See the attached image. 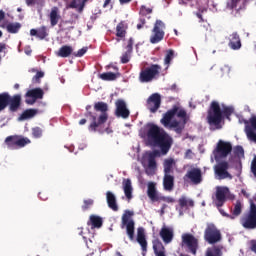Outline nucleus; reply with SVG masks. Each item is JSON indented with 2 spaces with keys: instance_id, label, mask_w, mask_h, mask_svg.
<instances>
[{
  "instance_id": "e2e57ef3",
  "label": "nucleus",
  "mask_w": 256,
  "mask_h": 256,
  "mask_svg": "<svg viewBox=\"0 0 256 256\" xmlns=\"http://www.w3.org/2000/svg\"><path fill=\"white\" fill-rule=\"evenodd\" d=\"M143 24H141V23H139V24H137V29H143Z\"/></svg>"
},
{
  "instance_id": "412c9836",
  "label": "nucleus",
  "mask_w": 256,
  "mask_h": 256,
  "mask_svg": "<svg viewBox=\"0 0 256 256\" xmlns=\"http://www.w3.org/2000/svg\"><path fill=\"white\" fill-rule=\"evenodd\" d=\"M127 29H129V24L126 21H120L116 26V37H118L117 41H121V39H125L127 37Z\"/></svg>"
},
{
  "instance_id": "6ab92c4d",
  "label": "nucleus",
  "mask_w": 256,
  "mask_h": 256,
  "mask_svg": "<svg viewBox=\"0 0 256 256\" xmlns=\"http://www.w3.org/2000/svg\"><path fill=\"white\" fill-rule=\"evenodd\" d=\"M227 193H229V188H217L216 190V207H223L227 201Z\"/></svg>"
},
{
  "instance_id": "f3484780",
  "label": "nucleus",
  "mask_w": 256,
  "mask_h": 256,
  "mask_svg": "<svg viewBox=\"0 0 256 256\" xmlns=\"http://www.w3.org/2000/svg\"><path fill=\"white\" fill-rule=\"evenodd\" d=\"M147 109L150 113H157L159 107H161V95L154 93L147 100Z\"/></svg>"
},
{
  "instance_id": "de8ad7c7",
  "label": "nucleus",
  "mask_w": 256,
  "mask_h": 256,
  "mask_svg": "<svg viewBox=\"0 0 256 256\" xmlns=\"http://www.w3.org/2000/svg\"><path fill=\"white\" fill-rule=\"evenodd\" d=\"M43 77H45V73L42 71H38L32 79L33 81H35V83H39L40 79H43Z\"/></svg>"
},
{
  "instance_id": "5fc2aeb1",
  "label": "nucleus",
  "mask_w": 256,
  "mask_h": 256,
  "mask_svg": "<svg viewBox=\"0 0 256 256\" xmlns=\"http://www.w3.org/2000/svg\"><path fill=\"white\" fill-rule=\"evenodd\" d=\"M219 212L223 217H227L228 219H231V214L226 213L225 210L220 209Z\"/></svg>"
},
{
  "instance_id": "052dcab7",
  "label": "nucleus",
  "mask_w": 256,
  "mask_h": 256,
  "mask_svg": "<svg viewBox=\"0 0 256 256\" xmlns=\"http://www.w3.org/2000/svg\"><path fill=\"white\" fill-rule=\"evenodd\" d=\"M109 3H111V0H105L103 7L106 8L109 5Z\"/></svg>"
},
{
  "instance_id": "13d9d810",
  "label": "nucleus",
  "mask_w": 256,
  "mask_h": 256,
  "mask_svg": "<svg viewBox=\"0 0 256 256\" xmlns=\"http://www.w3.org/2000/svg\"><path fill=\"white\" fill-rule=\"evenodd\" d=\"M4 49H6L5 43H0V53H3Z\"/></svg>"
},
{
  "instance_id": "6e6d98bb",
  "label": "nucleus",
  "mask_w": 256,
  "mask_h": 256,
  "mask_svg": "<svg viewBox=\"0 0 256 256\" xmlns=\"http://www.w3.org/2000/svg\"><path fill=\"white\" fill-rule=\"evenodd\" d=\"M5 19V12L3 10H0V23Z\"/></svg>"
},
{
  "instance_id": "8fccbe9b",
  "label": "nucleus",
  "mask_w": 256,
  "mask_h": 256,
  "mask_svg": "<svg viewBox=\"0 0 256 256\" xmlns=\"http://www.w3.org/2000/svg\"><path fill=\"white\" fill-rule=\"evenodd\" d=\"M93 203H94L93 199L84 200V205L82 206V209L84 211H87V209H89V207H91Z\"/></svg>"
},
{
  "instance_id": "f03ea898",
  "label": "nucleus",
  "mask_w": 256,
  "mask_h": 256,
  "mask_svg": "<svg viewBox=\"0 0 256 256\" xmlns=\"http://www.w3.org/2000/svg\"><path fill=\"white\" fill-rule=\"evenodd\" d=\"M91 105L86 106L85 117H88L92 122L88 126V130L91 133H103V125L107 123L109 119V105L105 102H96L94 104V111Z\"/></svg>"
},
{
  "instance_id": "a211bd4d",
  "label": "nucleus",
  "mask_w": 256,
  "mask_h": 256,
  "mask_svg": "<svg viewBox=\"0 0 256 256\" xmlns=\"http://www.w3.org/2000/svg\"><path fill=\"white\" fill-rule=\"evenodd\" d=\"M44 95H45V92H43V89L41 88H34L31 90H28L25 97H30V99L32 100H26V103H28V105H33V103H35L37 99H42Z\"/></svg>"
},
{
  "instance_id": "3c124183",
  "label": "nucleus",
  "mask_w": 256,
  "mask_h": 256,
  "mask_svg": "<svg viewBox=\"0 0 256 256\" xmlns=\"http://www.w3.org/2000/svg\"><path fill=\"white\" fill-rule=\"evenodd\" d=\"M159 201H164L165 203H175V199L165 196H160Z\"/></svg>"
},
{
  "instance_id": "9b49d317",
  "label": "nucleus",
  "mask_w": 256,
  "mask_h": 256,
  "mask_svg": "<svg viewBox=\"0 0 256 256\" xmlns=\"http://www.w3.org/2000/svg\"><path fill=\"white\" fill-rule=\"evenodd\" d=\"M182 247H187L188 253L197 255V249H199V240L190 233H184L182 235Z\"/></svg>"
},
{
  "instance_id": "cd10ccee",
  "label": "nucleus",
  "mask_w": 256,
  "mask_h": 256,
  "mask_svg": "<svg viewBox=\"0 0 256 256\" xmlns=\"http://www.w3.org/2000/svg\"><path fill=\"white\" fill-rule=\"evenodd\" d=\"M61 20V14H59V8L54 6L50 12V25L51 27H55Z\"/></svg>"
},
{
  "instance_id": "f8f14e48",
  "label": "nucleus",
  "mask_w": 256,
  "mask_h": 256,
  "mask_svg": "<svg viewBox=\"0 0 256 256\" xmlns=\"http://www.w3.org/2000/svg\"><path fill=\"white\" fill-rule=\"evenodd\" d=\"M204 239L210 245H215V243H219V241H221V231H219V229L214 225H210L205 229Z\"/></svg>"
},
{
  "instance_id": "a19ab883",
  "label": "nucleus",
  "mask_w": 256,
  "mask_h": 256,
  "mask_svg": "<svg viewBox=\"0 0 256 256\" xmlns=\"http://www.w3.org/2000/svg\"><path fill=\"white\" fill-rule=\"evenodd\" d=\"M38 110L37 109H26L22 112L21 114V119L23 120H27V119H33V117H35V115H37Z\"/></svg>"
},
{
  "instance_id": "58836bf2",
  "label": "nucleus",
  "mask_w": 256,
  "mask_h": 256,
  "mask_svg": "<svg viewBox=\"0 0 256 256\" xmlns=\"http://www.w3.org/2000/svg\"><path fill=\"white\" fill-rule=\"evenodd\" d=\"M243 123L245 124L247 136L251 141H254V143H256V133L253 131V128H251V126L249 125V120H243Z\"/></svg>"
},
{
  "instance_id": "393cba45",
  "label": "nucleus",
  "mask_w": 256,
  "mask_h": 256,
  "mask_svg": "<svg viewBox=\"0 0 256 256\" xmlns=\"http://www.w3.org/2000/svg\"><path fill=\"white\" fill-rule=\"evenodd\" d=\"M106 201L109 209H112V211H119V206L117 205V197L115 194H113V192H106Z\"/></svg>"
},
{
  "instance_id": "dca6fc26",
  "label": "nucleus",
  "mask_w": 256,
  "mask_h": 256,
  "mask_svg": "<svg viewBox=\"0 0 256 256\" xmlns=\"http://www.w3.org/2000/svg\"><path fill=\"white\" fill-rule=\"evenodd\" d=\"M116 110L115 115L116 117H121L122 119H129V115H131V112L127 109V103H125V100L118 99L115 102Z\"/></svg>"
},
{
  "instance_id": "1a4fd4ad",
  "label": "nucleus",
  "mask_w": 256,
  "mask_h": 256,
  "mask_svg": "<svg viewBox=\"0 0 256 256\" xmlns=\"http://www.w3.org/2000/svg\"><path fill=\"white\" fill-rule=\"evenodd\" d=\"M240 223L244 229H256V204L250 203L249 211L240 219Z\"/></svg>"
},
{
  "instance_id": "ea45409f",
  "label": "nucleus",
  "mask_w": 256,
  "mask_h": 256,
  "mask_svg": "<svg viewBox=\"0 0 256 256\" xmlns=\"http://www.w3.org/2000/svg\"><path fill=\"white\" fill-rule=\"evenodd\" d=\"M178 203L181 209H185V207H195V202L191 199H187L185 196L179 198Z\"/></svg>"
},
{
  "instance_id": "bf43d9fd",
  "label": "nucleus",
  "mask_w": 256,
  "mask_h": 256,
  "mask_svg": "<svg viewBox=\"0 0 256 256\" xmlns=\"http://www.w3.org/2000/svg\"><path fill=\"white\" fill-rule=\"evenodd\" d=\"M87 123V119L83 118L79 121V125H85Z\"/></svg>"
},
{
  "instance_id": "774afa93",
  "label": "nucleus",
  "mask_w": 256,
  "mask_h": 256,
  "mask_svg": "<svg viewBox=\"0 0 256 256\" xmlns=\"http://www.w3.org/2000/svg\"><path fill=\"white\" fill-rule=\"evenodd\" d=\"M14 89H19V84H15Z\"/></svg>"
},
{
  "instance_id": "ddd939ff",
  "label": "nucleus",
  "mask_w": 256,
  "mask_h": 256,
  "mask_svg": "<svg viewBox=\"0 0 256 256\" xmlns=\"http://www.w3.org/2000/svg\"><path fill=\"white\" fill-rule=\"evenodd\" d=\"M214 173L220 181L223 179H233V176L229 173V162L227 161H222L215 165Z\"/></svg>"
},
{
  "instance_id": "864d4df0",
  "label": "nucleus",
  "mask_w": 256,
  "mask_h": 256,
  "mask_svg": "<svg viewBox=\"0 0 256 256\" xmlns=\"http://www.w3.org/2000/svg\"><path fill=\"white\" fill-rule=\"evenodd\" d=\"M239 3H241V0H230V9H236Z\"/></svg>"
},
{
  "instance_id": "f704fd0d",
  "label": "nucleus",
  "mask_w": 256,
  "mask_h": 256,
  "mask_svg": "<svg viewBox=\"0 0 256 256\" xmlns=\"http://www.w3.org/2000/svg\"><path fill=\"white\" fill-rule=\"evenodd\" d=\"M205 256H223V247L212 246L207 248Z\"/></svg>"
},
{
  "instance_id": "69168bd1",
  "label": "nucleus",
  "mask_w": 256,
  "mask_h": 256,
  "mask_svg": "<svg viewBox=\"0 0 256 256\" xmlns=\"http://www.w3.org/2000/svg\"><path fill=\"white\" fill-rule=\"evenodd\" d=\"M241 193H242V195H247V191H245V189H242Z\"/></svg>"
},
{
  "instance_id": "49530a36",
  "label": "nucleus",
  "mask_w": 256,
  "mask_h": 256,
  "mask_svg": "<svg viewBox=\"0 0 256 256\" xmlns=\"http://www.w3.org/2000/svg\"><path fill=\"white\" fill-rule=\"evenodd\" d=\"M173 55H175V52H173V50H168L165 59H164V63L165 65H169V63H171L172 59H173Z\"/></svg>"
},
{
  "instance_id": "aec40b11",
  "label": "nucleus",
  "mask_w": 256,
  "mask_h": 256,
  "mask_svg": "<svg viewBox=\"0 0 256 256\" xmlns=\"http://www.w3.org/2000/svg\"><path fill=\"white\" fill-rule=\"evenodd\" d=\"M147 195L153 203H156L157 201H159L161 195H159V192H157V183L148 182Z\"/></svg>"
},
{
  "instance_id": "4c0bfd02",
  "label": "nucleus",
  "mask_w": 256,
  "mask_h": 256,
  "mask_svg": "<svg viewBox=\"0 0 256 256\" xmlns=\"http://www.w3.org/2000/svg\"><path fill=\"white\" fill-rule=\"evenodd\" d=\"M21 23L19 22H14V23H8L6 25V30L8 33H12L13 35L19 33V31H21Z\"/></svg>"
},
{
  "instance_id": "0e129e2a",
  "label": "nucleus",
  "mask_w": 256,
  "mask_h": 256,
  "mask_svg": "<svg viewBox=\"0 0 256 256\" xmlns=\"http://www.w3.org/2000/svg\"><path fill=\"white\" fill-rule=\"evenodd\" d=\"M43 192H40L39 194H38V196L40 197V199H43L44 201H45V198H43Z\"/></svg>"
},
{
  "instance_id": "9d476101",
  "label": "nucleus",
  "mask_w": 256,
  "mask_h": 256,
  "mask_svg": "<svg viewBox=\"0 0 256 256\" xmlns=\"http://www.w3.org/2000/svg\"><path fill=\"white\" fill-rule=\"evenodd\" d=\"M165 22L161 20H156L154 27L152 29V35L150 36V43L155 45L161 43V40L165 38Z\"/></svg>"
},
{
  "instance_id": "473e14b6",
  "label": "nucleus",
  "mask_w": 256,
  "mask_h": 256,
  "mask_svg": "<svg viewBox=\"0 0 256 256\" xmlns=\"http://www.w3.org/2000/svg\"><path fill=\"white\" fill-rule=\"evenodd\" d=\"M123 189L126 199H133V186L131 185V179L124 180Z\"/></svg>"
},
{
  "instance_id": "20e7f679",
  "label": "nucleus",
  "mask_w": 256,
  "mask_h": 256,
  "mask_svg": "<svg viewBox=\"0 0 256 256\" xmlns=\"http://www.w3.org/2000/svg\"><path fill=\"white\" fill-rule=\"evenodd\" d=\"M231 115H233V108L225 107L223 110H221L219 102L212 101L207 112V123L210 127H213L214 131L215 129H223L221 123H223L224 117L229 119Z\"/></svg>"
},
{
  "instance_id": "c85d7f7f",
  "label": "nucleus",
  "mask_w": 256,
  "mask_h": 256,
  "mask_svg": "<svg viewBox=\"0 0 256 256\" xmlns=\"http://www.w3.org/2000/svg\"><path fill=\"white\" fill-rule=\"evenodd\" d=\"M30 35L32 37H38V39H45L46 37H48L49 33H47V27L42 26L38 29H31L30 30Z\"/></svg>"
},
{
  "instance_id": "37998d69",
  "label": "nucleus",
  "mask_w": 256,
  "mask_h": 256,
  "mask_svg": "<svg viewBox=\"0 0 256 256\" xmlns=\"http://www.w3.org/2000/svg\"><path fill=\"white\" fill-rule=\"evenodd\" d=\"M32 136L34 139H41V137H43V129L40 127L32 128Z\"/></svg>"
},
{
  "instance_id": "b1692460",
  "label": "nucleus",
  "mask_w": 256,
  "mask_h": 256,
  "mask_svg": "<svg viewBox=\"0 0 256 256\" xmlns=\"http://www.w3.org/2000/svg\"><path fill=\"white\" fill-rule=\"evenodd\" d=\"M135 41L133 38H129L128 44L126 46V52L121 56V63L127 64L130 61L131 54L133 53V45Z\"/></svg>"
},
{
  "instance_id": "2f4dec72",
  "label": "nucleus",
  "mask_w": 256,
  "mask_h": 256,
  "mask_svg": "<svg viewBox=\"0 0 256 256\" xmlns=\"http://www.w3.org/2000/svg\"><path fill=\"white\" fill-rule=\"evenodd\" d=\"M56 55L57 57H62L64 59L70 57V55H73V47L69 45H64L58 50Z\"/></svg>"
},
{
  "instance_id": "09e8293b",
  "label": "nucleus",
  "mask_w": 256,
  "mask_h": 256,
  "mask_svg": "<svg viewBox=\"0 0 256 256\" xmlns=\"http://www.w3.org/2000/svg\"><path fill=\"white\" fill-rule=\"evenodd\" d=\"M87 53V47H83L82 49L78 50L77 52H73V57H83Z\"/></svg>"
},
{
  "instance_id": "e433bc0d",
  "label": "nucleus",
  "mask_w": 256,
  "mask_h": 256,
  "mask_svg": "<svg viewBox=\"0 0 256 256\" xmlns=\"http://www.w3.org/2000/svg\"><path fill=\"white\" fill-rule=\"evenodd\" d=\"M164 175H171L173 173V165H175V160L173 158H168L164 160Z\"/></svg>"
},
{
  "instance_id": "f257e3e1",
  "label": "nucleus",
  "mask_w": 256,
  "mask_h": 256,
  "mask_svg": "<svg viewBox=\"0 0 256 256\" xmlns=\"http://www.w3.org/2000/svg\"><path fill=\"white\" fill-rule=\"evenodd\" d=\"M147 132L146 137L149 145L152 147H158L159 150L147 152L148 169L155 171L157 169V157L161 155H167L173 147V137L165 131V129L159 127L157 124L148 123L146 125Z\"/></svg>"
},
{
  "instance_id": "338daca9",
  "label": "nucleus",
  "mask_w": 256,
  "mask_h": 256,
  "mask_svg": "<svg viewBox=\"0 0 256 256\" xmlns=\"http://www.w3.org/2000/svg\"><path fill=\"white\" fill-rule=\"evenodd\" d=\"M197 17H198L199 19H203V15H201V14H197Z\"/></svg>"
},
{
  "instance_id": "a18cd8bd",
  "label": "nucleus",
  "mask_w": 256,
  "mask_h": 256,
  "mask_svg": "<svg viewBox=\"0 0 256 256\" xmlns=\"http://www.w3.org/2000/svg\"><path fill=\"white\" fill-rule=\"evenodd\" d=\"M151 13H153V9L147 8L145 6H141V8H140V15L142 17H147V15H151Z\"/></svg>"
},
{
  "instance_id": "423d86ee",
  "label": "nucleus",
  "mask_w": 256,
  "mask_h": 256,
  "mask_svg": "<svg viewBox=\"0 0 256 256\" xmlns=\"http://www.w3.org/2000/svg\"><path fill=\"white\" fill-rule=\"evenodd\" d=\"M133 215V211L125 210L121 220V229H126V235L130 241H135V221L131 219Z\"/></svg>"
},
{
  "instance_id": "0eeeda50",
  "label": "nucleus",
  "mask_w": 256,
  "mask_h": 256,
  "mask_svg": "<svg viewBox=\"0 0 256 256\" xmlns=\"http://www.w3.org/2000/svg\"><path fill=\"white\" fill-rule=\"evenodd\" d=\"M5 145L8 149H23V147L31 144V140L21 135H11L5 138Z\"/></svg>"
},
{
  "instance_id": "7c9ffc66",
  "label": "nucleus",
  "mask_w": 256,
  "mask_h": 256,
  "mask_svg": "<svg viewBox=\"0 0 256 256\" xmlns=\"http://www.w3.org/2000/svg\"><path fill=\"white\" fill-rule=\"evenodd\" d=\"M87 224L91 225V229H101L103 227V219L99 216L91 215Z\"/></svg>"
},
{
  "instance_id": "4468645a",
  "label": "nucleus",
  "mask_w": 256,
  "mask_h": 256,
  "mask_svg": "<svg viewBox=\"0 0 256 256\" xmlns=\"http://www.w3.org/2000/svg\"><path fill=\"white\" fill-rule=\"evenodd\" d=\"M233 151V145L231 142H225L223 140H219L214 150L215 157H220L221 159H225V157L229 156Z\"/></svg>"
},
{
  "instance_id": "603ef678",
  "label": "nucleus",
  "mask_w": 256,
  "mask_h": 256,
  "mask_svg": "<svg viewBox=\"0 0 256 256\" xmlns=\"http://www.w3.org/2000/svg\"><path fill=\"white\" fill-rule=\"evenodd\" d=\"M25 1L28 7H31V5H39V3H41V0H25Z\"/></svg>"
},
{
  "instance_id": "72a5a7b5",
  "label": "nucleus",
  "mask_w": 256,
  "mask_h": 256,
  "mask_svg": "<svg viewBox=\"0 0 256 256\" xmlns=\"http://www.w3.org/2000/svg\"><path fill=\"white\" fill-rule=\"evenodd\" d=\"M89 0H73L69 7L70 9H78L79 13H83V9H85V3Z\"/></svg>"
},
{
  "instance_id": "7ed1b4c3",
  "label": "nucleus",
  "mask_w": 256,
  "mask_h": 256,
  "mask_svg": "<svg viewBox=\"0 0 256 256\" xmlns=\"http://www.w3.org/2000/svg\"><path fill=\"white\" fill-rule=\"evenodd\" d=\"M160 123H162L164 127L174 129L175 133L181 135L183 129H185V125H187V111L175 105L163 115Z\"/></svg>"
},
{
  "instance_id": "a878e982",
  "label": "nucleus",
  "mask_w": 256,
  "mask_h": 256,
  "mask_svg": "<svg viewBox=\"0 0 256 256\" xmlns=\"http://www.w3.org/2000/svg\"><path fill=\"white\" fill-rule=\"evenodd\" d=\"M175 187V176L171 174H164L163 188L165 191H173Z\"/></svg>"
},
{
  "instance_id": "5701e85b",
  "label": "nucleus",
  "mask_w": 256,
  "mask_h": 256,
  "mask_svg": "<svg viewBox=\"0 0 256 256\" xmlns=\"http://www.w3.org/2000/svg\"><path fill=\"white\" fill-rule=\"evenodd\" d=\"M228 47L233 49V51H238V49H241V38L237 32H234L230 35Z\"/></svg>"
},
{
  "instance_id": "bb28decb",
  "label": "nucleus",
  "mask_w": 256,
  "mask_h": 256,
  "mask_svg": "<svg viewBox=\"0 0 256 256\" xmlns=\"http://www.w3.org/2000/svg\"><path fill=\"white\" fill-rule=\"evenodd\" d=\"M137 241L142 247V251H147V239L145 238V229L143 227L137 229Z\"/></svg>"
},
{
  "instance_id": "c756f323",
  "label": "nucleus",
  "mask_w": 256,
  "mask_h": 256,
  "mask_svg": "<svg viewBox=\"0 0 256 256\" xmlns=\"http://www.w3.org/2000/svg\"><path fill=\"white\" fill-rule=\"evenodd\" d=\"M153 250L156 256H167L165 254V246L159 239L153 240Z\"/></svg>"
},
{
  "instance_id": "c9c22d12",
  "label": "nucleus",
  "mask_w": 256,
  "mask_h": 256,
  "mask_svg": "<svg viewBox=\"0 0 256 256\" xmlns=\"http://www.w3.org/2000/svg\"><path fill=\"white\" fill-rule=\"evenodd\" d=\"M118 77H121V73L119 72H104L100 74V79H102V81H116Z\"/></svg>"
},
{
  "instance_id": "680f3d73",
  "label": "nucleus",
  "mask_w": 256,
  "mask_h": 256,
  "mask_svg": "<svg viewBox=\"0 0 256 256\" xmlns=\"http://www.w3.org/2000/svg\"><path fill=\"white\" fill-rule=\"evenodd\" d=\"M140 24L145 25L146 20L145 18H139Z\"/></svg>"
},
{
  "instance_id": "4d7b16f0",
  "label": "nucleus",
  "mask_w": 256,
  "mask_h": 256,
  "mask_svg": "<svg viewBox=\"0 0 256 256\" xmlns=\"http://www.w3.org/2000/svg\"><path fill=\"white\" fill-rule=\"evenodd\" d=\"M120 5H125L127 3H131V0H119Z\"/></svg>"
},
{
  "instance_id": "2eb2a0df",
  "label": "nucleus",
  "mask_w": 256,
  "mask_h": 256,
  "mask_svg": "<svg viewBox=\"0 0 256 256\" xmlns=\"http://www.w3.org/2000/svg\"><path fill=\"white\" fill-rule=\"evenodd\" d=\"M183 179L184 181H191L193 185H200V183H203V173L201 172V168H192L184 175Z\"/></svg>"
},
{
  "instance_id": "c03bdc74",
  "label": "nucleus",
  "mask_w": 256,
  "mask_h": 256,
  "mask_svg": "<svg viewBox=\"0 0 256 256\" xmlns=\"http://www.w3.org/2000/svg\"><path fill=\"white\" fill-rule=\"evenodd\" d=\"M234 155L236 157H244L245 150L243 149L242 146H236V147H234Z\"/></svg>"
},
{
  "instance_id": "6e6552de",
  "label": "nucleus",
  "mask_w": 256,
  "mask_h": 256,
  "mask_svg": "<svg viewBox=\"0 0 256 256\" xmlns=\"http://www.w3.org/2000/svg\"><path fill=\"white\" fill-rule=\"evenodd\" d=\"M161 67L159 64H152L150 67H146L140 71L139 81L141 83H151L157 75H159Z\"/></svg>"
},
{
  "instance_id": "4be33fe9",
  "label": "nucleus",
  "mask_w": 256,
  "mask_h": 256,
  "mask_svg": "<svg viewBox=\"0 0 256 256\" xmlns=\"http://www.w3.org/2000/svg\"><path fill=\"white\" fill-rule=\"evenodd\" d=\"M160 237L166 245H169L174 237L173 228L162 227Z\"/></svg>"
},
{
  "instance_id": "39448f33",
  "label": "nucleus",
  "mask_w": 256,
  "mask_h": 256,
  "mask_svg": "<svg viewBox=\"0 0 256 256\" xmlns=\"http://www.w3.org/2000/svg\"><path fill=\"white\" fill-rule=\"evenodd\" d=\"M9 107L11 113H17L21 108V95L15 94L11 96L9 92L0 93V113Z\"/></svg>"
},
{
  "instance_id": "79ce46f5",
  "label": "nucleus",
  "mask_w": 256,
  "mask_h": 256,
  "mask_svg": "<svg viewBox=\"0 0 256 256\" xmlns=\"http://www.w3.org/2000/svg\"><path fill=\"white\" fill-rule=\"evenodd\" d=\"M243 213V207L241 206V202L237 201L234 209L232 210V215H230V219H235L236 217H239Z\"/></svg>"
}]
</instances>
